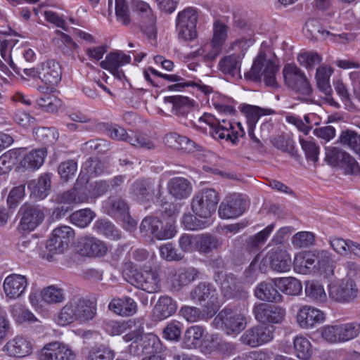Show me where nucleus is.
Wrapping results in <instances>:
<instances>
[{
    "label": "nucleus",
    "mask_w": 360,
    "mask_h": 360,
    "mask_svg": "<svg viewBox=\"0 0 360 360\" xmlns=\"http://www.w3.org/2000/svg\"><path fill=\"white\" fill-rule=\"evenodd\" d=\"M96 314V304L86 298H74L60 311L57 316L58 324L68 325L75 321L84 322L91 320Z\"/></svg>",
    "instance_id": "1"
},
{
    "label": "nucleus",
    "mask_w": 360,
    "mask_h": 360,
    "mask_svg": "<svg viewBox=\"0 0 360 360\" xmlns=\"http://www.w3.org/2000/svg\"><path fill=\"white\" fill-rule=\"evenodd\" d=\"M345 266L347 271L346 277L329 285V296L338 302H349L358 294V288L353 279L357 274L358 265L355 262H347Z\"/></svg>",
    "instance_id": "2"
},
{
    "label": "nucleus",
    "mask_w": 360,
    "mask_h": 360,
    "mask_svg": "<svg viewBox=\"0 0 360 360\" xmlns=\"http://www.w3.org/2000/svg\"><path fill=\"white\" fill-rule=\"evenodd\" d=\"M278 67L271 59H268L263 51H259L254 59L251 69L245 73V78L252 82H261L262 78L265 84L273 88H278L276 74Z\"/></svg>",
    "instance_id": "3"
},
{
    "label": "nucleus",
    "mask_w": 360,
    "mask_h": 360,
    "mask_svg": "<svg viewBox=\"0 0 360 360\" xmlns=\"http://www.w3.org/2000/svg\"><path fill=\"white\" fill-rule=\"evenodd\" d=\"M198 122H205L211 128L210 134L215 139H226L233 144H237L239 137L243 136L245 131L241 123L238 122L239 131H234L232 123L226 119L217 118L212 114L204 113L199 117Z\"/></svg>",
    "instance_id": "4"
},
{
    "label": "nucleus",
    "mask_w": 360,
    "mask_h": 360,
    "mask_svg": "<svg viewBox=\"0 0 360 360\" xmlns=\"http://www.w3.org/2000/svg\"><path fill=\"white\" fill-rule=\"evenodd\" d=\"M162 186H157L153 179L150 178H141L136 179L129 189V197L140 203H146L155 196L159 202L164 203L161 199L163 193Z\"/></svg>",
    "instance_id": "5"
},
{
    "label": "nucleus",
    "mask_w": 360,
    "mask_h": 360,
    "mask_svg": "<svg viewBox=\"0 0 360 360\" xmlns=\"http://www.w3.org/2000/svg\"><path fill=\"white\" fill-rule=\"evenodd\" d=\"M219 200L218 193L214 189H202L193 197L192 210L196 216L207 219L215 212Z\"/></svg>",
    "instance_id": "6"
},
{
    "label": "nucleus",
    "mask_w": 360,
    "mask_h": 360,
    "mask_svg": "<svg viewBox=\"0 0 360 360\" xmlns=\"http://www.w3.org/2000/svg\"><path fill=\"white\" fill-rule=\"evenodd\" d=\"M20 219L18 230L20 232H31L39 226L44 219L42 209L37 205L24 203L17 214Z\"/></svg>",
    "instance_id": "7"
},
{
    "label": "nucleus",
    "mask_w": 360,
    "mask_h": 360,
    "mask_svg": "<svg viewBox=\"0 0 360 360\" xmlns=\"http://www.w3.org/2000/svg\"><path fill=\"white\" fill-rule=\"evenodd\" d=\"M360 332V324L356 322L328 326L321 331L322 338L331 343L347 342L356 338Z\"/></svg>",
    "instance_id": "8"
},
{
    "label": "nucleus",
    "mask_w": 360,
    "mask_h": 360,
    "mask_svg": "<svg viewBox=\"0 0 360 360\" xmlns=\"http://www.w3.org/2000/svg\"><path fill=\"white\" fill-rule=\"evenodd\" d=\"M190 297L199 302L207 300V303L205 306L207 317H212L219 309V304L217 302V290L210 283H199L190 292Z\"/></svg>",
    "instance_id": "9"
},
{
    "label": "nucleus",
    "mask_w": 360,
    "mask_h": 360,
    "mask_svg": "<svg viewBox=\"0 0 360 360\" xmlns=\"http://www.w3.org/2000/svg\"><path fill=\"white\" fill-rule=\"evenodd\" d=\"M285 84L297 93L309 96L312 88L304 73L297 66L287 64L283 69Z\"/></svg>",
    "instance_id": "10"
},
{
    "label": "nucleus",
    "mask_w": 360,
    "mask_h": 360,
    "mask_svg": "<svg viewBox=\"0 0 360 360\" xmlns=\"http://www.w3.org/2000/svg\"><path fill=\"white\" fill-rule=\"evenodd\" d=\"M75 238L74 230L68 226L55 229L46 241V248L52 255L61 254L68 249L69 243Z\"/></svg>",
    "instance_id": "11"
},
{
    "label": "nucleus",
    "mask_w": 360,
    "mask_h": 360,
    "mask_svg": "<svg viewBox=\"0 0 360 360\" xmlns=\"http://www.w3.org/2000/svg\"><path fill=\"white\" fill-rule=\"evenodd\" d=\"M141 233L148 236H153L158 240H166L174 236L175 231L172 225L164 226L158 217L148 216L145 217L139 227Z\"/></svg>",
    "instance_id": "12"
},
{
    "label": "nucleus",
    "mask_w": 360,
    "mask_h": 360,
    "mask_svg": "<svg viewBox=\"0 0 360 360\" xmlns=\"http://www.w3.org/2000/svg\"><path fill=\"white\" fill-rule=\"evenodd\" d=\"M214 281L220 285L221 290L225 297L245 299L248 292L237 284V278L233 274H226L217 271L214 276Z\"/></svg>",
    "instance_id": "13"
},
{
    "label": "nucleus",
    "mask_w": 360,
    "mask_h": 360,
    "mask_svg": "<svg viewBox=\"0 0 360 360\" xmlns=\"http://www.w3.org/2000/svg\"><path fill=\"white\" fill-rule=\"evenodd\" d=\"M272 326H255L246 330L240 338V342L251 347H256L271 341L274 338Z\"/></svg>",
    "instance_id": "14"
},
{
    "label": "nucleus",
    "mask_w": 360,
    "mask_h": 360,
    "mask_svg": "<svg viewBox=\"0 0 360 360\" xmlns=\"http://www.w3.org/2000/svg\"><path fill=\"white\" fill-rule=\"evenodd\" d=\"M326 160L333 167L345 166L347 173L356 174L360 167L347 152L338 147L326 148Z\"/></svg>",
    "instance_id": "15"
},
{
    "label": "nucleus",
    "mask_w": 360,
    "mask_h": 360,
    "mask_svg": "<svg viewBox=\"0 0 360 360\" xmlns=\"http://www.w3.org/2000/svg\"><path fill=\"white\" fill-rule=\"evenodd\" d=\"M247 206V201L242 195L231 194L221 202L218 210L219 215L224 219L236 218L244 213Z\"/></svg>",
    "instance_id": "16"
},
{
    "label": "nucleus",
    "mask_w": 360,
    "mask_h": 360,
    "mask_svg": "<svg viewBox=\"0 0 360 360\" xmlns=\"http://www.w3.org/2000/svg\"><path fill=\"white\" fill-rule=\"evenodd\" d=\"M107 213L120 219L129 227H134L136 221L129 214V206L127 202L120 196H110L105 202Z\"/></svg>",
    "instance_id": "17"
},
{
    "label": "nucleus",
    "mask_w": 360,
    "mask_h": 360,
    "mask_svg": "<svg viewBox=\"0 0 360 360\" xmlns=\"http://www.w3.org/2000/svg\"><path fill=\"white\" fill-rule=\"evenodd\" d=\"M214 321L221 322V327L228 335L239 333L247 325L246 317L243 314L235 313L230 309L221 310L215 317Z\"/></svg>",
    "instance_id": "18"
},
{
    "label": "nucleus",
    "mask_w": 360,
    "mask_h": 360,
    "mask_svg": "<svg viewBox=\"0 0 360 360\" xmlns=\"http://www.w3.org/2000/svg\"><path fill=\"white\" fill-rule=\"evenodd\" d=\"M75 354L70 346L60 342L46 344L41 350L39 360H75Z\"/></svg>",
    "instance_id": "19"
},
{
    "label": "nucleus",
    "mask_w": 360,
    "mask_h": 360,
    "mask_svg": "<svg viewBox=\"0 0 360 360\" xmlns=\"http://www.w3.org/2000/svg\"><path fill=\"white\" fill-rule=\"evenodd\" d=\"M252 313L255 319L261 323H279L285 316L283 309L268 303L255 304Z\"/></svg>",
    "instance_id": "20"
},
{
    "label": "nucleus",
    "mask_w": 360,
    "mask_h": 360,
    "mask_svg": "<svg viewBox=\"0 0 360 360\" xmlns=\"http://www.w3.org/2000/svg\"><path fill=\"white\" fill-rule=\"evenodd\" d=\"M228 27L221 20H215L213 25V37L210 44V51L205 55V60L212 61L221 53L227 37Z\"/></svg>",
    "instance_id": "21"
},
{
    "label": "nucleus",
    "mask_w": 360,
    "mask_h": 360,
    "mask_svg": "<svg viewBox=\"0 0 360 360\" xmlns=\"http://www.w3.org/2000/svg\"><path fill=\"white\" fill-rule=\"evenodd\" d=\"M131 57L122 51L110 52L107 54L105 59L100 63V66L108 70L115 77L120 80L125 79L124 72L120 69L122 65L129 63Z\"/></svg>",
    "instance_id": "22"
},
{
    "label": "nucleus",
    "mask_w": 360,
    "mask_h": 360,
    "mask_svg": "<svg viewBox=\"0 0 360 360\" xmlns=\"http://www.w3.org/2000/svg\"><path fill=\"white\" fill-rule=\"evenodd\" d=\"M84 182L88 183L85 175H79L75 186L73 188L65 192L56 194L55 201L58 203H80L88 200L89 195L82 192V187Z\"/></svg>",
    "instance_id": "23"
},
{
    "label": "nucleus",
    "mask_w": 360,
    "mask_h": 360,
    "mask_svg": "<svg viewBox=\"0 0 360 360\" xmlns=\"http://www.w3.org/2000/svg\"><path fill=\"white\" fill-rule=\"evenodd\" d=\"M110 136L116 140H122L129 143L131 146L136 148H143L151 149L153 148V143L147 138L135 134L134 133L129 134L126 130L119 126H116L109 129Z\"/></svg>",
    "instance_id": "24"
},
{
    "label": "nucleus",
    "mask_w": 360,
    "mask_h": 360,
    "mask_svg": "<svg viewBox=\"0 0 360 360\" xmlns=\"http://www.w3.org/2000/svg\"><path fill=\"white\" fill-rule=\"evenodd\" d=\"M27 286V278L16 274L8 276L3 285L4 292L11 299L20 297L24 293Z\"/></svg>",
    "instance_id": "25"
},
{
    "label": "nucleus",
    "mask_w": 360,
    "mask_h": 360,
    "mask_svg": "<svg viewBox=\"0 0 360 360\" xmlns=\"http://www.w3.org/2000/svg\"><path fill=\"white\" fill-rule=\"evenodd\" d=\"M271 268L278 272H287L292 266L291 258L286 250L277 247L271 250L267 255Z\"/></svg>",
    "instance_id": "26"
},
{
    "label": "nucleus",
    "mask_w": 360,
    "mask_h": 360,
    "mask_svg": "<svg viewBox=\"0 0 360 360\" xmlns=\"http://www.w3.org/2000/svg\"><path fill=\"white\" fill-rule=\"evenodd\" d=\"M324 319L321 311L310 306L301 307L297 315V321L302 328H312L316 323L323 322Z\"/></svg>",
    "instance_id": "27"
},
{
    "label": "nucleus",
    "mask_w": 360,
    "mask_h": 360,
    "mask_svg": "<svg viewBox=\"0 0 360 360\" xmlns=\"http://www.w3.org/2000/svg\"><path fill=\"white\" fill-rule=\"evenodd\" d=\"M276 278L271 281H263L258 284L255 290V297L269 302H280L283 296L276 289Z\"/></svg>",
    "instance_id": "28"
},
{
    "label": "nucleus",
    "mask_w": 360,
    "mask_h": 360,
    "mask_svg": "<svg viewBox=\"0 0 360 360\" xmlns=\"http://www.w3.org/2000/svg\"><path fill=\"white\" fill-rule=\"evenodd\" d=\"M164 101L165 103L171 104L172 112L178 117H187L193 111L195 106L193 100L182 96H166Z\"/></svg>",
    "instance_id": "29"
},
{
    "label": "nucleus",
    "mask_w": 360,
    "mask_h": 360,
    "mask_svg": "<svg viewBox=\"0 0 360 360\" xmlns=\"http://www.w3.org/2000/svg\"><path fill=\"white\" fill-rule=\"evenodd\" d=\"M135 281L139 288L148 292L154 293L159 290V277L155 271L144 270L135 275Z\"/></svg>",
    "instance_id": "30"
},
{
    "label": "nucleus",
    "mask_w": 360,
    "mask_h": 360,
    "mask_svg": "<svg viewBox=\"0 0 360 360\" xmlns=\"http://www.w3.org/2000/svg\"><path fill=\"white\" fill-rule=\"evenodd\" d=\"M316 259L315 250L304 252L295 257L294 268L302 274H315L318 272Z\"/></svg>",
    "instance_id": "31"
},
{
    "label": "nucleus",
    "mask_w": 360,
    "mask_h": 360,
    "mask_svg": "<svg viewBox=\"0 0 360 360\" xmlns=\"http://www.w3.org/2000/svg\"><path fill=\"white\" fill-rule=\"evenodd\" d=\"M78 243L80 250L88 257H101L107 251L104 243L94 237H82Z\"/></svg>",
    "instance_id": "32"
},
{
    "label": "nucleus",
    "mask_w": 360,
    "mask_h": 360,
    "mask_svg": "<svg viewBox=\"0 0 360 360\" xmlns=\"http://www.w3.org/2000/svg\"><path fill=\"white\" fill-rule=\"evenodd\" d=\"M4 350L10 356L22 358L31 354L32 345L22 337H16L4 345Z\"/></svg>",
    "instance_id": "33"
},
{
    "label": "nucleus",
    "mask_w": 360,
    "mask_h": 360,
    "mask_svg": "<svg viewBox=\"0 0 360 360\" xmlns=\"http://www.w3.org/2000/svg\"><path fill=\"white\" fill-rule=\"evenodd\" d=\"M177 309L176 303L169 296H161L155 304L153 314L155 321H162L174 314Z\"/></svg>",
    "instance_id": "34"
},
{
    "label": "nucleus",
    "mask_w": 360,
    "mask_h": 360,
    "mask_svg": "<svg viewBox=\"0 0 360 360\" xmlns=\"http://www.w3.org/2000/svg\"><path fill=\"white\" fill-rule=\"evenodd\" d=\"M61 73L59 63L54 60H49L42 64L39 77L42 82L53 86L60 81Z\"/></svg>",
    "instance_id": "35"
},
{
    "label": "nucleus",
    "mask_w": 360,
    "mask_h": 360,
    "mask_svg": "<svg viewBox=\"0 0 360 360\" xmlns=\"http://www.w3.org/2000/svg\"><path fill=\"white\" fill-rule=\"evenodd\" d=\"M109 309L122 316H129L137 311V304L131 297L124 296L121 298H113L110 302Z\"/></svg>",
    "instance_id": "36"
},
{
    "label": "nucleus",
    "mask_w": 360,
    "mask_h": 360,
    "mask_svg": "<svg viewBox=\"0 0 360 360\" xmlns=\"http://www.w3.org/2000/svg\"><path fill=\"white\" fill-rule=\"evenodd\" d=\"M169 193L176 199L181 200L188 198L192 191L191 182L183 177H174L168 181Z\"/></svg>",
    "instance_id": "37"
},
{
    "label": "nucleus",
    "mask_w": 360,
    "mask_h": 360,
    "mask_svg": "<svg viewBox=\"0 0 360 360\" xmlns=\"http://www.w3.org/2000/svg\"><path fill=\"white\" fill-rule=\"evenodd\" d=\"M51 183L50 174H44L37 181H30L27 186L31 190V195L38 199H44L49 193Z\"/></svg>",
    "instance_id": "38"
},
{
    "label": "nucleus",
    "mask_w": 360,
    "mask_h": 360,
    "mask_svg": "<svg viewBox=\"0 0 360 360\" xmlns=\"http://www.w3.org/2000/svg\"><path fill=\"white\" fill-rule=\"evenodd\" d=\"M241 57L230 55L221 58L219 63V70L224 74L240 77Z\"/></svg>",
    "instance_id": "39"
},
{
    "label": "nucleus",
    "mask_w": 360,
    "mask_h": 360,
    "mask_svg": "<svg viewBox=\"0 0 360 360\" xmlns=\"http://www.w3.org/2000/svg\"><path fill=\"white\" fill-rule=\"evenodd\" d=\"M204 329L199 326L189 327L185 332L182 346L186 349L196 348L200 345Z\"/></svg>",
    "instance_id": "40"
},
{
    "label": "nucleus",
    "mask_w": 360,
    "mask_h": 360,
    "mask_svg": "<svg viewBox=\"0 0 360 360\" xmlns=\"http://www.w3.org/2000/svg\"><path fill=\"white\" fill-rule=\"evenodd\" d=\"M222 242L216 236L210 234L197 236V251L207 254L221 248Z\"/></svg>",
    "instance_id": "41"
},
{
    "label": "nucleus",
    "mask_w": 360,
    "mask_h": 360,
    "mask_svg": "<svg viewBox=\"0 0 360 360\" xmlns=\"http://www.w3.org/2000/svg\"><path fill=\"white\" fill-rule=\"evenodd\" d=\"M46 153V148H41L30 151L21 161L22 166L27 169H39L44 162Z\"/></svg>",
    "instance_id": "42"
},
{
    "label": "nucleus",
    "mask_w": 360,
    "mask_h": 360,
    "mask_svg": "<svg viewBox=\"0 0 360 360\" xmlns=\"http://www.w3.org/2000/svg\"><path fill=\"white\" fill-rule=\"evenodd\" d=\"M94 229L98 233L104 235L110 240H117L122 238L120 231L108 219H101L97 220L94 223Z\"/></svg>",
    "instance_id": "43"
},
{
    "label": "nucleus",
    "mask_w": 360,
    "mask_h": 360,
    "mask_svg": "<svg viewBox=\"0 0 360 360\" xmlns=\"http://www.w3.org/2000/svg\"><path fill=\"white\" fill-rule=\"evenodd\" d=\"M276 284L278 289L289 295H297L302 289L301 282L294 277L276 278Z\"/></svg>",
    "instance_id": "44"
},
{
    "label": "nucleus",
    "mask_w": 360,
    "mask_h": 360,
    "mask_svg": "<svg viewBox=\"0 0 360 360\" xmlns=\"http://www.w3.org/2000/svg\"><path fill=\"white\" fill-rule=\"evenodd\" d=\"M338 142L360 155V135L355 131L351 129L343 130L338 138Z\"/></svg>",
    "instance_id": "45"
},
{
    "label": "nucleus",
    "mask_w": 360,
    "mask_h": 360,
    "mask_svg": "<svg viewBox=\"0 0 360 360\" xmlns=\"http://www.w3.org/2000/svg\"><path fill=\"white\" fill-rule=\"evenodd\" d=\"M33 136L38 141L48 146L53 145L58 139V133L54 127H35Z\"/></svg>",
    "instance_id": "46"
},
{
    "label": "nucleus",
    "mask_w": 360,
    "mask_h": 360,
    "mask_svg": "<svg viewBox=\"0 0 360 360\" xmlns=\"http://www.w3.org/2000/svg\"><path fill=\"white\" fill-rule=\"evenodd\" d=\"M317 259L318 271L323 270L328 275H333V269L335 266V261L332 258V255L328 250H315Z\"/></svg>",
    "instance_id": "47"
},
{
    "label": "nucleus",
    "mask_w": 360,
    "mask_h": 360,
    "mask_svg": "<svg viewBox=\"0 0 360 360\" xmlns=\"http://www.w3.org/2000/svg\"><path fill=\"white\" fill-rule=\"evenodd\" d=\"M331 73L332 70L325 66L319 67L316 70V79L317 86L326 96H330L332 92V89L329 84Z\"/></svg>",
    "instance_id": "48"
},
{
    "label": "nucleus",
    "mask_w": 360,
    "mask_h": 360,
    "mask_svg": "<svg viewBox=\"0 0 360 360\" xmlns=\"http://www.w3.org/2000/svg\"><path fill=\"white\" fill-rule=\"evenodd\" d=\"M294 348L296 356L298 359L302 360H308L312 354V347L309 340L302 336L295 338Z\"/></svg>",
    "instance_id": "49"
},
{
    "label": "nucleus",
    "mask_w": 360,
    "mask_h": 360,
    "mask_svg": "<svg viewBox=\"0 0 360 360\" xmlns=\"http://www.w3.org/2000/svg\"><path fill=\"white\" fill-rule=\"evenodd\" d=\"M305 293L307 297L319 302H323L327 298L323 285L314 281L306 283Z\"/></svg>",
    "instance_id": "50"
},
{
    "label": "nucleus",
    "mask_w": 360,
    "mask_h": 360,
    "mask_svg": "<svg viewBox=\"0 0 360 360\" xmlns=\"http://www.w3.org/2000/svg\"><path fill=\"white\" fill-rule=\"evenodd\" d=\"M40 108L50 113H54L62 106V101L56 96L51 94L44 95L37 100Z\"/></svg>",
    "instance_id": "51"
},
{
    "label": "nucleus",
    "mask_w": 360,
    "mask_h": 360,
    "mask_svg": "<svg viewBox=\"0 0 360 360\" xmlns=\"http://www.w3.org/2000/svg\"><path fill=\"white\" fill-rule=\"evenodd\" d=\"M198 19V11L192 7L185 8L181 12L179 13L176 24H180V26H186L188 25L191 27H196Z\"/></svg>",
    "instance_id": "52"
},
{
    "label": "nucleus",
    "mask_w": 360,
    "mask_h": 360,
    "mask_svg": "<svg viewBox=\"0 0 360 360\" xmlns=\"http://www.w3.org/2000/svg\"><path fill=\"white\" fill-rule=\"evenodd\" d=\"M115 352L105 345L93 347L89 352L86 360H112Z\"/></svg>",
    "instance_id": "53"
},
{
    "label": "nucleus",
    "mask_w": 360,
    "mask_h": 360,
    "mask_svg": "<svg viewBox=\"0 0 360 360\" xmlns=\"http://www.w3.org/2000/svg\"><path fill=\"white\" fill-rule=\"evenodd\" d=\"M95 216V213L90 209H82L71 214V221L76 226L84 228L91 222Z\"/></svg>",
    "instance_id": "54"
},
{
    "label": "nucleus",
    "mask_w": 360,
    "mask_h": 360,
    "mask_svg": "<svg viewBox=\"0 0 360 360\" xmlns=\"http://www.w3.org/2000/svg\"><path fill=\"white\" fill-rule=\"evenodd\" d=\"M41 295L42 300L49 304L62 302L65 299L63 290L54 285L44 288Z\"/></svg>",
    "instance_id": "55"
},
{
    "label": "nucleus",
    "mask_w": 360,
    "mask_h": 360,
    "mask_svg": "<svg viewBox=\"0 0 360 360\" xmlns=\"http://www.w3.org/2000/svg\"><path fill=\"white\" fill-rule=\"evenodd\" d=\"M271 143L274 147L291 156L296 155L297 151L295 150L294 142L288 136L279 135L274 138Z\"/></svg>",
    "instance_id": "56"
},
{
    "label": "nucleus",
    "mask_w": 360,
    "mask_h": 360,
    "mask_svg": "<svg viewBox=\"0 0 360 360\" xmlns=\"http://www.w3.org/2000/svg\"><path fill=\"white\" fill-rule=\"evenodd\" d=\"M243 112L247 119L248 131L254 130L261 115H264V110L262 108L249 105L244 107Z\"/></svg>",
    "instance_id": "57"
},
{
    "label": "nucleus",
    "mask_w": 360,
    "mask_h": 360,
    "mask_svg": "<svg viewBox=\"0 0 360 360\" xmlns=\"http://www.w3.org/2000/svg\"><path fill=\"white\" fill-rule=\"evenodd\" d=\"M304 28L311 37L316 39H326L328 37L333 36L329 31L323 30L319 22L314 19L307 21Z\"/></svg>",
    "instance_id": "58"
},
{
    "label": "nucleus",
    "mask_w": 360,
    "mask_h": 360,
    "mask_svg": "<svg viewBox=\"0 0 360 360\" xmlns=\"http://www.w3.org/2000/svg\"><path fill=\"white\" fill-rule=\"evenodd\" d=\"M321 60L318 53L312 51L301 53L297 56L299 63L308 70L313 69Z\"/></svg>",
    "instance_id": "59"
},
{
    "label": "nucleus",
    "mask_w": 360,
    "mask_h": 360,
    "mask_svg": "<svg viewBox=\"0 0 360 360\" xmlns=\"http://www.w3.org/2000/svg\"><path fill=\"white\" fill-rule=\"evenodd\" d=\"M200 271L194 267H188L181 271L178 274L179 286H185L200 278Z\"/></svg>",
    "instance_id": "60"
},
{
    "label": "nucleus",
    "mask_w": 360,
    "mask_h": 360,
    "mask_svg": "<svg viewBox=\"0 0 360 360\" xmlns=\"http://www.w3.org/2000/svg\"><path fill=\"white\" fill-rule=\"evenodd\" d=\"M115 8L117 21L124 25H129L131 22V17L126 0H115Z\"/></svg>",
    "instance_id": "61"
},
{
    "label": "nucleus",
    "mask_w": 360,
    "mask_h": 360,
    "mask_svg": "<svg viewBox=\"0 0 360 360\" xmlns=\"http://www.w3.org/2000/svg\"><path fill=\"white\" fill-rule=\"evenodd\" d=\"M86 188L89 195L92 198H98L105 194L110 189V184L108 181L101 180L89 183Z\"/></svg>",
    "instance_id": "62"
},
{
    "label": "nucleus",
    "mask_w": 360,
    "mask_h": 360,
    "mask_svg": "<svg viewBox=\"0 0 360 360\" xmlns=\"http://www.w3.org/2000/svg\"><path fill=\"white\" fill-rule=\"evenodd\" d=\"M274 227V224H271L257 234L250 237L248 240V245L250 248H259L261 245L264 243Z\"/></svg>",
    "instance_id": "63"
},
{
    "label": "nucleus",
    "mask_w": 360,
    "mask_h": 360,
    "mask_svg": "<svg viewBox=\"0 0 360 360\" xmlns=\"http://www.w3.org/2000/svg\"><path fill=\"white\" fill-rule=\"evenodd\" d=\"M77 170V164L73 160H69L61 162L58 168V173L62 179L68 181L74 176Z\"/></svg>",
    "instance_id": "64"
}]
</instances>
